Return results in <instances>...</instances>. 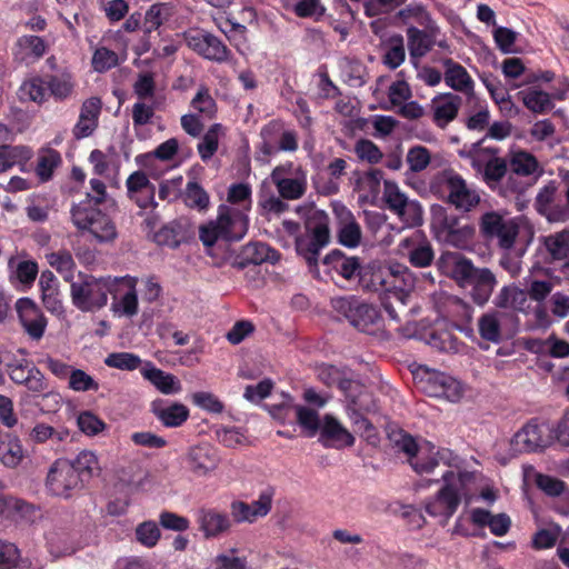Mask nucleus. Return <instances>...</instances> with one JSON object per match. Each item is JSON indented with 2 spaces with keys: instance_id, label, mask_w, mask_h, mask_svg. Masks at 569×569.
Segmentation results:
<instances>
[{
  "instance_id": "nucleus-33",
  "label": "nucleus",
  "mask_w": 569,
  "mask_h": 569,
  "mask_svg": "<svg viewBox=\"0 0 569 569\" xmlns=\"http://www.w3.org/2000/svg\"><path fill=\"white\" fill-rule=\"evenodd\" d=\"M337 238L340 244L346 248H357L362 239L361 227L352 212L346 208L339 213V227Z\"/></svg>"
},
{
  "instance_id": "nucleus-64",
  "label": "nucleus",
  "mask_w": 569,
  "mask_h": 569,
  "mask_svg": "<svg viewBox=\"0 0 569 569\" xmlns=\"http://www.w3.org/2000/svg\"><path fill=\"white\" fill-rule=\"evenodd\" d=\"M355 152L360 160L367 161L370 164H377L383 158L379 147L369 139L358 140L355 146Z\"/></svg>"
},
{
  "instance_id": "nucleus-63",
  "label": "nucleus",
  "mask_w": 569,
  "mask_h": 569,
  "mask_svg": "<svg viewBox=\"0 0 569 569\" xmlns=\"http://www.w3.org/2000/svg\"><path fill=\"white\" fill-rule=\"evenodd\" d=\"M535 483L548 497H560L565 493L566 482L561 479L545 473H536Z\"/></svg>"
},
{
  "instance_id": "nucleus-19",
  "label": "nucleus",
  "mask_w": 569,
  "mask_h": 569,
  "mask_svg": "<svg viewBox=\"0 0 569 569\" xmlns=\"http://www.w3.org/2000/svg\"><path fill=\"white\" fill-rule=\"evenodd\" d=\"M16 310L28 336L34 340H40L47 328V318L37 303L30 298H20L16 302Z\"/></svg>"
},
{
  "instance_id": "nucleus-17",
  "label": "nucleus",
  "mask_w": 569,
  "mask_h": 569,
  "mask_svg": "<svg viewBox=\"0 0 569 569\" xmlns=\"http://www.w3.org/2000/svg\"><path fill=\"white\" fill-rule=\"evenodd\" d=\"M322 264L326 267V272L336 273L349 284L358 283V279L365 267L361 258L348 256L339 249H333L327 253L322 260Z\"/></svg>"
},
{
  "instance_id": "nucleus-32",
  "label": "nucleus",
  "mask_w": 569,
  "mask_h": 569,
  "mask_svg": "<svg viewBox=\"0 0 569 569\" xmlns=\"http://www.w3.org/2000/svg\"><path fill=\"white\" fill-rule=\"evenodd\" d=\"M507 318L517 321L513 313L505 311L492 310L483 313L478 320L480 337L489 342L499 343L501 341L502 319Z\"/></svg>"
},
{
  "instance_id": "nucleus-44",
  "label": "nucleus",
  "mask_w": 569,
  "mask_h": 569,
  "mask_svg": "<svg viewBox=\"0 0 569 569\" xmlns=\"http://www.w3.org/2000/svg\"><path fill=\"white\" fill-rule=\"evenodd\" d=\"M460 98L448 93L432 100L433 118L439 126H445L458 113Z\"/></svg>"
},
{
  "instance_id": "nucleus-30",
  "label": "nucleus",
  "mask_w": 569,
  "mask_h": 569,
  "mask_svg": "<svg viewBox=\"0 0 569 569\" xmlns=\"http://www.w3.org/2000/svg\"><path fill=\"white\" fill-rule=\"evenodd\" d=\"M470 519L473 525L480 528L488 527L490 532L497 537L507 535L511 527V519L507 513L492 515L489 510L482 508L472 509Z\"/></svg>"
},
{
  "instance_id": "nucleus-35",
  "label": "nucleus",
  "mask_w": 569,
  "mask_h": 569,
  "mask_svg": "<svg viewBox=\"0 0 569 569\" xmlns=\"http://www.w3.org/2000/svg\"><path fill=\"white\" fill-rule=\"evenodd\" d=\"M118 280H119V284L116 287L114 295H112L113 302H112L111 309L114 313H118L120 316L133 317L138 313V310H139L138 296H137V291H136V282H134V280H131V279L126 281L128 289L118 299L117 295L120 291L119 287L124 283L123 279H118Z\"/></svg>"
},
{
  "instance_id": "nucleus-57",
  "label": "nucleus",
  "mask_w": 569,
  "mask_h": 569,
  "mask_svg": "<svg viewBox=\"0 0 569 569\" xmlns=\"http://www.w3.org/2000/svg\"><path fill=\"white\" fill-rule=\"evenodd\" d=\"M222 130V124L213 123L208 131L203 134L201 141L198 143V153L202 161L210 160L218 150L219 134Z\"/></svg>"
},
{
  "instance_id": "nucleus-11",
  "label": "nucleus",
  "mask_w": 569,
  "mask_h": 569,
  "mask_svg": "<svg viewBox=\"0 0 569 569\" xmlns=\"http://www.w3.org/2000/svg\"><path fill=\"white\" fill-rule=\"evenodd\" d=\"M496 286L497 278L489 268L477 267L470 259L465 258V291L476 305L485 306Z\"/></svg>"
},
{
  "instance_id": "nucleus-37",
  "label": "nucleus",
  "mask_w": 569,
  "mask_h": 569,
  "mask_svg": "<svg viewBox=\"0 0 569 569\" xmlns=\"http://www.w3.org/2000/svg\"><path fill=\"white\" fill-rule=\"evenodd\" d=\"M508 163L511 172L517 176L537 179L543 174V167L533 154L527 151L512 153Z\"/></svg>"
},
{
  "instance_id": "nucleus-41",
  "label": "nucleus",
  "mask_w": 569,
  "mask_h": 569,
  "mask_svg": "<svg viewBox=\"0 0 569 569\" xmlns=\"http://www.w3.org/2000/svg\"><path fill=\"white\" fill-rule=\"evenodd\" d=\"M355 412L368 409L369 393L365 385L348 373L339 389Z\"/></svg>"
},
{
  "instance_id": "nucleus-34",
  "label": "nucleus",
  "mask_w": 569,
  "mask_h": 569,
  "mask_svg": "<svg viewBox=\"0 0 569 569\" xmlns=\"http://www.w3.org/2000/svg\"><path fill=\"white\" fill-rule=\"evenodd\" d=\"M188 236L187 222L181 219H174L163 224L153 234V241L159 246H166L174 249L186 241Z\"/></svg>"
},
{
  "instance_id": "nucleus-61",
  "label": "nucleus",
  "mask_w": 569,
  "mask_h": 569,
  "mask_svg": "<svg viewBox=\"0 0 569 569\" xmlns=\"http://www.w3.org/2000/svg\"><path fill=\"white\" fill-rule=\"evenodd\" d=\"M296 417L297 422L307 431L308 437H313L319 432L322 422L320 421L319 415L316 410L305 406H297Z\"/></svg>"
},
{
  "instance_id": "nucleus-55",
  "label": "nucleus",
  "mask_w": 569,
  "mask_h": 569,
  "mask_svg": "<svg viewBox=\"0 0 569 569\" xmlns=\"http://www.w3.org/2000/svg\"><path fill=\"white\" fill-rule=\"evenodd\" d=\"M389 440L392 442L393 448L398 452H402L407 456L408 461L412 459L421 448L416 439L407 431L399 429L389 433Z\"/></svg>"
},
{
  "instance_id": "nucleus-4",
  "label": "nucleus",
  "mask_w": 569,
  "mask_h": 569,
  "mask_svg": "<svg viewBox=\"0 0 569 569\" xmlns=\"http://www.w3.org/2000/svg\"><path fill=\"white\" fill-rule=\"evenodd\" d=\"M332 308L358 331L377 335L383 330L385 320L380 309L356 296L333 299Z\"/></svg>"
},
{
  "instance_id": "nucleus-31",
  "label": "nucleus",
  "mask_w": 569,
  "mask_h": 569,
  "mask_svg": "<svg viewBox=\"0 0 569 569\" xmlns=\"http://www.w3.org/2000/svg\"><path fill=\"white\" fill-rule=\"evenodd\" d=\"M197 521L199 529L203 532L206 538L219 537L228 531L231 526L229 516L216 509H200L198 511Z\"/></svg>"
},
{
  "instance_id": "nucleus-24",
  "label": "nucleus",
  "mask_w": 569,
  "mask_h": 569,
  "mask_svg": "<svg viewBox=\"0 0 569 569\" xmlns=\"http://www.w3.org/2000/svg\"><path fill=\"white\" fill-rule=\"evenodd\" d=\"M452 452L449 449H437L426 441L421 445L419 453L409 460L411 468L418 473H431L440 463L450 466Z\"/></svg>"
},
{
  "instance_id": "nucleus-25",
  "label": "nucleus",
  "mask_w": 569,
  "mask_h": 569,
  "mask_svg": "<svg viewBox=\"0 0 569 569\" xmlns=\"http://www.w3.org/2000/svg\"><path fill=\"white\" fill-rule=\"evenodd\" d=\"M427 390L431 397L443 398L450 402H459L462 398V385L445 372L430 373Z\"/></svg>"
},
{
  "instance_id": "nucleus-40",
  "label": "nucleus",
  "mask_w": 569,
  "mask_h": 569,
  "mask_svg": "<svg viewBox=\"0 0 569 569\" xmlns=\"http://www.w3.org/2000/svg\"><path fill=\"white\" fill-rule=\"evenodd\" d=\"M543 246L553 261H565L569 270V229L551 233L543 238Z\"/></svg>"
},
{
  "instance_id": "nucleus-16",
  "label": "nucleus",
  "mask_w": 569,
  "mask_h": 569,
  "mask_svg": "<svg viewBox=\"0 0 569 569\" xmlns=\"http://www.w3.org/2000/svg\"><path fill=\"white\" fill-rule=\"evenodd\" d=\"M399 248L402 256L416 268L430 267L436 258L431 241L419 230L403 238L399 243Z\"/></svg>"
},
{
  "instance_id": "nucleus-29",
  "label": "nucleus",
  "mask_w": 569,
  "mask_h": 569,
  "mask_svg": "<svg viewBox=\"0 0 569 569\" xmlns=\"http://www.w3.org/2000/svg\"><path fill=\"white\" fill-rule=\"evenodd\" d=\"M355 174L358 176L355 181V191L360 193L363 201L376 203L381 191L382 170L372 168L362 173L355 172Z\"/></svg>"
},
{
  "instance_id": "nucleus-18",
  "label": "nucleus",
  "mask_w": 569,
  "mask_h": 569,
  "mask_svg": "<svg viewBox=\"0 0 569 569\" xmlns=\"http://www.w3.org/2000/svg\"><path fill=\"white\" fill-rule=\"evenodd\" d=\"M453 478V472L446 470L441 479L446 485L439 490L438 495L426 503L425 510L431 517H442L447 521L457 510L459 505V497L456 489L450 486V480Z\"/></svg>"
},
{
  "instance_id": "nucleus-13",
  "label": "nucleus",
  "mask_w": 569,
  "mask_h": 569,
  "mask_svg": "<svg viewBox=\"0 0 569 569\" xmlns=\"http://www.w3.org/2000/svg\"><path fill=\"white\" fill-rule=\"evenodd\" d=\"M429 187L431 193L448 206H455L456 210L462 207V178L453 169L447 168L435 173Z\"/></svg>"
},
{
  "instance_id": "nucleus-56",
  "label": "nucleus",
  "mask_w": 569,
  "mask_h": 569,
  "mask_svg": "<svg viewBox=\"0 0 569 569\" xmlns=\"http://www.w3.org/2000/svg\"><path fill=\"white\" fill-rule=\"evenodd\" d=\"M103 362L109 368L119 369L123 371H133L141 366L142 360L136 353L120 351L109 353L104 358Z\"/></svg>"
},
{
  "instance_id": "nucleus-14",
  "label": "nucleus",
  "mask_w": 569,
  "mask_h": 569,
  "mask_svg": "<svg viewBox=\"0 0 569 569\" xmlns=\"http://www.w3.org/2000/svg\"><path fill=\"white\" fill-rule=\"evenodd\" d=\"M496 149H479L469 154L472 168L488 186L498 183L507 173L509 163L496 156Z\"/></svg>"
},
{
  "instance_id": "nucleus-47",
  "label": "nucleus",
  "mask_w": 569,
  "mask_h": 569,
  "mask_svg": "<svg viewBox=\"0 0 569 569\" xmlns=\"http://www.w3.org/2000/svg\"><path fill=\"white\" fill-rule=\"evenodd\" d=\"M528 349L532 352L547 353L552 358L569 357V342L556 336H550L545 340L535 339L529 343Z\"/></svg>"
},
{
  "instance_id": "nucleus-49",
  "label": "nucleus",
  "mask_w": 569,
  "mask_h": 569,
  "mask_svg": "<svg viewBox=\"0 0 569 569\" xmlns=\"http://www.w3.org/2000/svg\"><path fill=\"white\" fill-rule=\"evenodd\" d=\"M408 47L412 60L423 57L435 44L433 37L416 27L407 30Z\"/></svg>"
},
{
  "instance_id": "nucleus-10",
  "label": "nucleus",
  "mask_w": 569,
  "mask_h": 569,
  "mask_svg": "<svg viewBox=\"0 0 569 569\" xmlns=\"http://www.w3.org/2000/svg\"><path fill=\"white\" fill-rule=\"evenodd\" d=\"M431 213L432 228L437 239L458 249L462 248V226L460 223L462 207L456 210L455 206L433 204Z\"/></svg>"
},
{
  "instance_id": "nucleus-2",
  "label": "nucleus",
  "mask_w": 569,
  "mask_h": 569,
  "mask_svg": "<svg viewBox=\"0 0 569 569\" xmlns=\"http://www.w3.org/2000/svg\"><path fill=\"white\" fill-rule=\"evenodd\" d=\"M407 268L390 267L378 261L365 264L358 279V286L365 292H376L381 297L391 293L396 302L406 303L407 293L412 288V281Z\"/></svg>"
},
{
  "instance_id": "nucleus-8",
  "label": "nucleus",
  "mask_w": 569,
  "mask_h": 569,
  "mask_svg": "<svg viewBox=\"0 0 569 569\" xmlns=\"http://www.w3.org/2000/svg\"><path fill=\"white\" fill-rule=\"evenodd\" d=\"M329 241V217L316 211L306 221V233L296 238V251L310 268L317 267L320 251Z\"/></svg>"
},
{
  "instance_id": "nucleus-28",
  "label": "nucleus",
  "mask_w": 569,
  "mask_h": 569,
  "mask_svg": "<svg viewBox=\"0 0 569 569\" xmlns=\"http://www.w3.org/2000/svg\"><path fill=\"white\" fill-rule=\"evenodd\" d=\"M140 372L146 380L163 395H176L181 391V383L176 376L157 368L150 361L146 362Z\"/></svg>"
},
{
  "instance_id": "nucleus-9",
  "label": "nucleus",
  "mask_w": 569,
  "mask_h": 569,
  "mask_svg": "<svg viewBox=\"0 0 569 569\" xmlns=\"http://www.w3.org/2000/svg\"><path fill=\"white\" fill-rule=\"evenodd\" d=\"M261 142L257 146L256 161L266 164L270 158L283 152H296L299 148L298 134L284 128L283 121L273 119L260 130Z\"/></svg>"
},
{
  "instance_id": "nucleus-36",
  "label": "nucleus",
  "mask_w": 569,
  "mask_h": 569,
  "mask_svg": "<svg viewBox=\"0 0 569 569\" xmlns=\"http://www.w3.org/2000/svg\"><path fill=\"white\" fill-rule=\"evenodd\" d=\"M24 458L21 440L12 433L0 432V461L8 468L18 467Z\"/></svg>"
},
{
  "instance_id": "nucleus-43",
  "label": "nucleus",
  "mask_w": 569,
  "mask_h": 569,
  "mask_svg": "<svg viewBox=\"0 0 569 569\" xmlns=\"http://www.w3.org/2000/svg\"><path fill=\"white\" fill-rule=\"evenodd\" d=\"M33 156V151L27 146H0V173L13 166L26 164Z\"/></svg>"
},
{
  "instance_id": "nucleus-26",
  "label": "nucleus",
  "mask_w": 569,
  "mask_h": 569,
  "mask_svg": "<svg viewBox=\"0 0 569 569\" xmlns=\"http://www.w3.org/2000/svg\"><path fill=\"white\" fill-rule=\"evenodd\" d=\"M151 412L167 428H178L190 417V411L183 403L167 402L162 399L151 402Z\"/></svg>"
},
{
  "instance_id": "nucleus-3",
  "label": "nucleus",
  "mask_w": 569,
  "mask_h": 569,
  "mask_svg": "<svg viewBox=\"0 0 569 569\" xmlns=\"http://www.w3.org/2000/svg\"><path fill=\"white\" fill-rule=\"evenodd\" d=\"M248 222L242 211L220 204L217 219L200 227L199 238L204 247H212L219 239L239 241L248 231Z\"/></svg>"
},
{
  "instance_id": "nucleus-22",
  "label": "nucleus",
  "mask_w": 569,
  "mask_h": 569,
  "mask_svg": "<svg viewBox=\"0 0 569 569\" xmlns=\"http://www.w3.org/2000/svg\"><path fill=\"white\" fill-rule=\"evenodd\" d=\"M456 331H462V327L457 321L438 320L429 332L428 343L443 352H458L460 341Z\"/></svg>"
},
{
  "instance_id": "nucleus-15",
  "label": "nucleus",
  "mask_w": 569,
  "mask_h": 569,
  "mask_svg": "<svg viewBox=\"0 0 569 569\" xmlns=\"http://www.w3.org/2000/svg\"><path fill=\"white\" fill-rule=\"evenodd\" d=\"M551 431L546 423L531 420L513 436L511 445L518 452H536L551 443Z\"/></svg>"
},
{
  "instance_id": "nucleus-1",
  "label": "nucleus",
  "mask_w": 569,
  "mask_h": 569,
  "mask_svg": "<svg viewBox=\"0 0 569 569\" xmlns=\"http://www.w3.org/2000/svg\"><path fill=\"white\" fill-rule=\"evenodd\" d=\"M101 471L97 455L82 450L72 460L57 459L50 467L46 486L51 495L70 498Z\"/></svg>"
},
{
  "instance_id": "nucleus-45",
  "label": "nucleus",
  "mask_w": 569,
  "mask_h": 569,
  "mask_svg": "<svg viewBox=\"0 0 569 569\" xmlns=\"http://www.w3.org/2000/svg\"><path fill=\"white\" fill-rule=\"evenodd\" d=\"M47 89L50 94L58 101L68 99L74 89V81L69 72L44 76Z\"/></svg>"
},
{
  "instance_id": "nucleus-12",
  "label": "nucleus",
  "mask_w": 569,
  "mask_h": 569,
  "mask_svg": "<svg viewBox=\"0 0 569 569\" xmlns=\"http://www.w3.org/2000/svg\"><path fill=\"white\" fill-rule=\"evenodd\" d=\"M186 41L190 49L207 60L224 63L232 57L231 50L220 38L203 30L187 33Z\"/></svg>"
},
{
  "instance_id": "nucleus-54",
  "label": "nucleus",
  "mask_w": 569,
  "mask_h": 569,
  "mask_svg": "<svg viewBox=\"0 0 569 569\" xmlns=\"http://www.w3.org/2000/svg\"><path fill=\"white\" fill-rule=\"evenodd\" d=\"M190 106L192 109L201 113L208 119H212L217 113V102L210 93V89L201 84L196 96L192 98Z\"/></svg>"
},
{
  "instance_id": "nucleus-53",
  "label": "nucleus",
  "mask_w": 569,
  "mask_h": 569,
  "mask_svg": "<svg viewBox=\"0 0 569 569\" xmlns=\"http://www.w3.org/2000/svg\"><path fill=\"white\" fill-rule=\"evenodd\" d=\"M518 96L526 108L535 113H545L553 107L549 93L541 90L529 89L518 92Z\"/></svg>"
},
{
  "instance_id": "nucleus-52",
  "label": "nucleus",
  "mask_w": 569,
  "mask_h": 569,
  "mask_svg": "<svg viewBox=\"0 0 569 569\" xmlns=\"http://www.w3.org/2000/svg\"><path fill=\"white\" fill-rule=\"evenodd\" d=\"M438 269L442 274L456 281L462 288V253L445 251L438 260Z\"/></svg>"
},
{
  "instance_id": "nucleus-46",
  "label": "nucleus",
  "mask_w": 569,
  "mask_h": 569,
  "mask_svg": "<svg viewBox=\"0 0 569 569\" xmlns=\"http://www.w3.org/2000/svg\"><path fill=\"white\" fill-rule=\"evenodd\" d=\"M19 99L21 101H32L38 104L47 101L49 94L44 77H33L22 82L19 88Z\"/></svg>"
},
{
  "instance_id": "nucleus-42",
  "label": "nucleus",
  "mask_w": 569,
  "mask_h": 569,
  "mask_svg": "<svg viewBox=\"0 0 569 569\" xmlns=\"http://www.w3.org/2000/svg\"><path fill=\"white\" fill-rule=\"evenodd\" d=\"M383 200L390 211L402 217L407 209H418L417 202H409L405 193H402L395 181L383 180Z\"/></svg>"
},
{
  "instance_id": "nucleus-27",
  "label": "nucleus",
  "mask_w": 569,
  "mask_h": 569,
  "mask_svg": "<svg viewBox=\"0 0 569 569\" xmlns=\"http://www.w3.org/2000/svg\"><path fill=\"white\" fill-rule=\"evenodd\" d=\"M279 257V252L266 243L250 242L246 244L241 251V256L237 258L232 266L238 270H243L248 266H259L266 261H274Z\"/></svg>"
},
{
  "instance_id": "nucleus-39",
  "label": "nucleus",
  "mask_w": 569,
  "mask_h": 569,
  "mask_svg": "<svg viewBox=\"0 0 569 569\" xmlns=\"http://www.w3.org/2000/svg\"><path fill=\"white\" fill-rule=\"evenodd\" d=\"M276 186L279 196L286 200H297L300 199L307 191V172L301 167L298 166V176L287 179H279L272 181Z\"/></svg>"
},
{
  "instance_id": "nucleus-59",
  "label": "nucleus",
  "mask_w": 569,
  "mask_h": 569,
  "mask_svg": "<svg viewBox=\"0 0 569 569\" xmlns=\"http://www.w3.org/2000/svg\"><path fill=\"white\" fill-rule=\"evenodd\" d=\"M348 373L346 368H338L333 365L322 363L317 368L318 380L328 388L336 387L340 389Z\"/></svg>"
},
{
  "instance_id": "nucleus-6",
  "label": "nucleus",
  "mask_w": 569,
  "mask_h": 569,
  "mask_svg": "<svg viewBox=\"0 0 569 569\" xmlns=\"http://www.w3.org/2000/svg\"><path fill=\"white\" fill-rule=\"evenodd\" d=\"M70 214L78 230L90 232L99 242H112L118 237L116 223L90 199L73 203Z\"/></svg>"
},
{
  "instance_id": "nucleus-62",
  "label": "nucleus",
  "mask_w": 569,
  "mask_h": 569,
  "mask_svg": "<svg viewBox=\"0 0 569 569\" xmlns=\"http://www.w3.org/2000/svg\"><path fill=\"white\" fill-rule=\"evenodd\" d=\"M134 535L140 545L152 548L160 540L161 531L154 521L147 520L137 526Z\"/></svg>"
},
{
  "instance_id": "nucleus-5",
  "label": "nucleus",
  "mask_w": 569,
  "mask_h": 569,
  "mask_svg": "<svg viewBox=\"0 0 569 569\" xmlns=\"http://www.w3.org/2000/svg\"><path fill=\"white\" fill-rule=\"evenodd\" d=\"M118 284V278L84 276L80 281H71L70 296L72 303L83 312L100 310L107 306L108 295H114Z\"/></svg>"
},
{
  "instance_id": "nucleus-38",
  "label": "nucleus",
  "mask_w": 569,
  "mask_h": 569,
  "mask_svg": "<svg viewBox=\"0 0 569 569\" xmlns=\"http://www.w3.org/2000/svg\"><path fill=\"white\" fill-rule=\"evenodd\" d=\"M493 305L498 309L525 312L528 307L527 292L516 286H505L495 297Z\"/></svg>"
},
{
  "instance_id": "nucleus-23",
  "label": "nucleus",
  "mask_w": 569,
  "mask_h": 569,
  "mask_svg": "<svg viewBox=\"0 0 569 569\" xmlns=\"http://www.w3.org/2000/svg\"><path fill=\"white\" fill-rule=\"evenodd\" d=\"M101 110L102 101L99 97H90L82 102L78 121L72 128L76 140L88 138L97 130Z\"/></svg>"
},
{
  "instance_id": "nucleus-21",
  "label": "nucleus",
  "mask_w": 569,
  "mask_h": 569,
  "mask_svg": "<svg viewBox=\"0 0 569 569\" xmlns=\"http://www.w3.org/2000/svg\"><path fill=\"white\" fill-rule=\"evenodd\" d=\"M319 442L325 448L343 449L355 445V437L331 415H325L319 430Z\"/></svg>"
},
{
  "instance_id": "nucleus-58",
  "label": "nucleus",
  "mask_w": 569,
  "mask_h": 569,
  "mask_svg": "<svg viewBox=\"0 0 569 569\" xmlns=\"http://www.w3.org/2000/svg\"><path fill=\"white\" fill-rule=\"evenodd\" d=\"M171 8L167 3H154L146 12L144 31L150 33L161 27L170 17Z\"/></svg>"
},
{
  "instance_id": "nucleus-20",
  "label": "nucleus",
  "mask_w": 569,
  "mask_h": 569,
  "mask_svg": "<svg viewBox=\"0 0 569 569\" xmlns=\"http://www.w3.org/2000/svg\"><path fill=\"white\" fill-rule=\"evenodd\" d=\"M217 450L209 443L191 447L182 459L184 468L196 477L207 476L219 465Z\"/></svg>"
},
{
  "instance_id": "nucleus-50",
  "label": "nucleus",
  "mask_w": 569,
  "mask_h": 569,
  "mask_svg": "<svg viewBox=\"0 0 569 569\" xmlns=\"http://www.w3.org/2000/svg\"><path fill=\"white\" fill-rule=\"evenodd\" d=\"M62 158L59 151L52 148H43L39 152L36 173L42 182L49 181L54 170L61 164Z\"/></svg>"
},
{
  "instance_id": "nucleus-51",
  "label": "nucleus",
  "mask_w": 569,
  "mask_h": 569,
  "mask_svg": "<svg viewBox=\"0 0 569 569\" xmlns=\"http://www.w3.org/2000/svg\"><path fill=\"white\" fill-rule=\"evenodd\" d=\"M70 433L66 428L56 429L44 422L37 423L29 432V439L33 443L40 445L51 441L53 445H59L69 438Z\"/></svg>"
},
{
  "instance_id": "nucleus-48",
  "label": "nucleus",
  "mask_w": 569,
  "mask_h": 569,
  "mask_svg": "<svg viewBox=\"0 0 569 569\" xmlns=\"http://www.w3.org/2000/svg\"><path fill=\"white\" fill-rule=\"evenodd\" d=\"M183 203L199 212L207 211L210 206L209 193L197 181H188L186 189L181 194Z\"/></svg>"
},
{
  "instance_id": "nucleus-7",
  "label": "nucleus",
  "mask_w": 569,
  "mask_h": 569,
  "mask_svg": "<svg viewBox=\"0 0 569 569\" xmlns=\"http://www.w3.org/2000/svg\"><path fill=\"white\" fill-rule=\"evenodd\" d=\"M558 176L561 180L565 200L560 198L558 183L555 180H550L539 189L535 198V208L549 222H568L569 170L560 169Z\"/></svg>"
},
{
  "instance_id": "nucleus-60",
  "label": "nucleus",
  "mask_w": 569,
  "mask_h": 569,
  "mask_svg": "<svg viewBox=\"0 0 569 569\" xmlns=\"http://www.w3.org/2000/svg\"><path fill=\"white\" fill-rule=\"evenodd\" d=\"M49 263L54 268L66 281H71L73 278V270L76 268L72 254L67 250L53 252L48 257Z\"/></svg>"
}]
</instances>
